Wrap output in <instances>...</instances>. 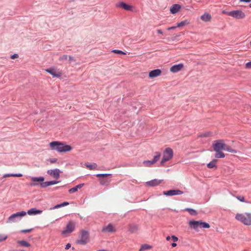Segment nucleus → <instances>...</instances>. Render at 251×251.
<instances>
[{"mask_svg": "<svg viewBox=\"0 0 251 251\" xmlns=\"http://www.w3.org/2000/svg\"><path fill=\"white\" fill-rule=\"evenodd\" d=\"M235 219L245 225H251V213H238L236 215Z\"/></svg>", "mask_w": 251, "mask_h": 251, "instance_id": "obj_1", "label": "nucleus"}, {"mask_svg": "<svg viewBox=\"0 0 251 251\" xmlns=\"http://www.w3.org/2000/svg\"><path fill=\"white\" fill-rule=\"evenodd\" d=\"M189 226L195 230H197L199 227L209 228L210 225L208 223L203 222L202 221H190L189 222Z\"/></svg>", "mask_w": 251, "mask_h": 251, "instance_id": "obj_2", "label": "nucleus"}, {"mask_svg": "<svg viewBox=\"0 0 251 251\" xmlns=\"http://www.w3.org/2000/svg\"><path fill=\"white\" fill-rule=\"evenodd\" d=\"M224 13L228 16L238 19H243L246 17L245 13L241 10H233L226 12H224Z\"/></svg>", "mask_w": 251, "mask_h": 251, "instance_id": "obj_3", "label": "nucleus"}, {"mask_svg": "<svg viewBox=\"0 0 251 251\" xmlns=\"http://www.w3.org/2000/svg\"><path fill=\"white\" fill-rule=\"evenodd\" d=\"M26 214V213L24 211L14 213L8 218L7 223H12L17 222L19 219L20 220L21 217L25 216Z\"/></svg>", "mask_w": 251, "mask_h": 251, "instance_id": "obj_4", "label": "nucleus"}, {"mask_svg": "<svg viewBox=\"0 0 251 251\" xmlns=\"http://www.w3.org/2000/svg\"><path fill=\"white\" fill-rule=\"evenodd\" d=\"M173 156V151L170 148H166L164 152L163 158L161 161V164H163L166 162L170 160Z\"/></svg>", "mask_w": 251, "mask_h": 251, "instance_id": "obj_5", "label": "nucleus"}, {"mask_svg": "<svg viewBox=\"0 0 251 251\" xmlns=\"http://www.w3.org/2000/svg\"><path fill=\"white\" fill-rule=\"evenodd\" d=\"M89 238V233L87 231L82 230L80 232V239L76 241V243L78 244L84 245L88 242Z\"/></svg>", "mask_w": 251, "mask_h": 251, "instance_id": "obj_6", "label": "nucleus"}, {"mask_svg": "<svg viewBox=\"0 0 251 251\" xmlns=\"http://www.w3.org/2000/svg\"><path fill=\"white\" fill-rule=\"evenodd\" d=\"M225 142L223 140H217L214 142L213 144V150L215 152L224 150L225 146Z\"/></svg>", "mask_w": 251, "mask_h": 251, "instance_id": "obj_7", "label": "nucleus"}, {"mask_svg": "<svg viewBox=\"0 0 251 251\" xmlns=\"http://www.w3.org/2000/svg\"><path fill=\"white\" fill-rule=\"evenodd\" d=\"M75 228V224L73 221L69 222L65 229L62 231V234L67 235L72 232Z\"/></svg>", "mask_w": 251, "mask_h": 251, "instance_id": "obj_8", "label": "nucleus"}, {"mask_svg": "<svg viewBox=\"0 0 251 251\" xmlns=\"http://www.w3.org/2000/svg\"><path fill=\"white\" fill-rule=\"evenodd\" d=\"M72 150V147L67 145L64 142H60L59 153L70 151Z\"/></svg>", "mask_w": 251, "mask_h": 251, "instance_id": "obj_9", "label": "nucleus"}, {"mask_svg": "<svg viewBox=\"0 0 251 251\" xmlns=\"http://www.w3.org/2000/svg\"><path fill=\"white\" fill-rule=\"evenodd\" d=\"M116 7L122 8L126 10L133 11L134 7L131 5H128L124 2H120L116 4Z\"/></svg>", "mask_w": 251, "mask_h": 251, "instance_id": "obj_10", "label": "nucleus"}, {"mask_svg": "<svg viewBox=\"0 0 251 251\" xmlns=\"http://www.w3.org/2000/svg\"><path fill=\"white\" fill-rule=\"evenodd\" d=\"M45 71L54 77H59L62 75V73L60 71L54 68L48 69Z\"/></svg>", "mask_w": 251, "mask_h": 251, "instance_id": "obj_11", "label": "nucleus"}, {"mask_svg": "<svg viewBox=\"0 0 251 251\" xmlns=\"http://www.w3.org/2000/svg\"><path fill=\"white\" fill-rule=\"evenodd\" d=\"M61 173V171L58 169H51L48 170L47 172V173L50 175V176H52L54 178L56 179H58L60 177V173Z\"/></svg>", "mask_w": 251, "mask_h": 251, "instance_id": "obj_12", "label": "nucleus"}, {"mask_svg": "<svg viewBox=\"0 0 251 251\" xmlns=\"http://www.w3.org/2000/svg\"><path fill=\"white\" fill-rule=\"evenodd\" d=\"M183 194V192L179 190H171L163 192V194L166 196L178 195Z\"/></svg>", "mask_w": 251, "mask_h": 251, "instance_id": "obj_13", "label": "nucleus"}, {"mask_svg": "<svg viewBox=\"0 0 251 251\" xmlns=\"http://www.w3.org/2000/svg\"><path fill=\"white\" fill-rule=\"evenodd\" d=\"M49 146L51 150L56 151L58 152H59V141H52L50 143Z\"/></svg>", "mask_w": 251, "mask_h": 251, "instance_id": "obj_14", "label": "nucleus"}, {"mask_svg": "<svg viewBox=\"0 0 251 251\" xmlns=\"http://www.w3.org/2000/svg\"><path fill=\"white\" fill-rule=\"evenodd\" d=\"M103 232H113L116 231V229L113 225L109 224L107 226L103 227L101 230Z\"/></svg>", "mask_w": 251, "mask_h": 251, "instance_id": "obj_15", "label": "nucleus"}, {"mask_svg": "<svg viewBox=\"0 0 251 251\" xmlns=\"http://www.w3.org/2000/svg\"><path fill=\"white\" fill-rule=\"evenodd\" d=\"M161 71L160 69H156L151 71L149 73V76L150 78H154L159 76L161 74Z\"/></svg>", "mask_w": 251, "mask_h": 251, "instance_id": "obj_16", "label": "nucleus"}, {"mask_svg": "<svg viewBox=\"0 0 251 251\" xmlns=\"http://www.w3.org/2000/svg\"><path fill=\"white\" fill-rule=\"evenodd\" d=\"M183 68V64H179L177 65H175L173 66L170 68V71L172 73H177L180 70H182V69Z\"/></svg>", "mask_w": 251, "mask_h": 251, "instance_id": "obj_17", "label": "nucleus"}, {"mask_svg": "<svg viewBox=\"0 0 251 251\" xmlns=\"http://www.w3.org/2000/svg\"><path fill=\"white\" fill-rule=\"evenodd\" d=\"M161 182H162L161 180L154 179L151 180V181H147L146 183V184L148 186L153 187V186H157V185L160 184L161 183Z\"/></svg>", "mask_w": 251, "mask_h": 251, "instance_id": "obj_18", "label": "nucleus"}, {"mask_svg": "<svg viewBox=\"0 0 251 251\" xmlns=\"http://www.w3.org/2000/svg\"><path fill=\"white\" fill-rule=\"evenodd\" d=\"M181 7L179 4H174L170 8V12L172 14H175L177 13L180 9Z\"/></svg>", "mask_w": 251, "mask_h": 251, "instance_id": "obj_19", "label": "nucleus"}, {"mask_svg": "<svg viewBox=\"0 0 251 251\" xmlns=\"http://www.w3.org/2000/svg\"><path fill=\"white\" fill-rule=\"evenodd\" d=\"M59 182L56 180L50 181H46L45 182H42L40 184V186L42 188H45L47 186L54 185L58 183Z\"/></svg>", "mask_w": 251, "mask_h": 251, "instance_id": "obj_20", "label": "nucleus"}, {"mask_svg": "<svg viewBox=\"0 0 251 251\" xmlns=\"http://www.w3.org/2000/svg\"><path fill=\"white\" fill-rule=\"evenodd\" d=\"M26 213L29 215H36L42 213V211L40 210H37L36 208H31L28 210L27 212Z\"/></svg>", "mask_w": 251, "mask_h": 251, "instance_id": "obj_21", "label": "nucleus"}, {"mask_svg": "<svg viewBox=\"0 0 251 251\" xmlns=\"http://www.w3.org/2000/svg\"><path fill=\"white\" fill-rule=\"evenodd\" d=\"M211 15L207 13H205L201 17V19L204 21V22H208L211 20Z\"/></svg>", "mask_w": 251, "mask_h": 251, "instance_id": "obj_22", "label": "nucleus"}, {"mask_svg": "<svg viewBox=\"0 0 251 251\" xmlns=\"http://www.w3.org/2000/svg\"><path fill=\"white\" fill-rule=\"evenodd\" d=\"M83 185H84V184H80L72 188H71L69 190V193H73L76 192V191H77L78 189L81 188L82 187V186H83Z\"/></svg>", "mask_w": 251, "mask_h": 251, "instance_id": "obj_23", "label": "nucleus"}, {"mask_svg": "<svg viewBox=\"0 0 251 251\" xmlns=\"http://www.w3.org/2000/svg\"><path fill=\"white\" fill-rule=\"evenodd\" d=\"M128 230L131 233H134L138 230V226L135 225H130L128 226Z\"/></svg>", "mask_w": 251, "mask_h": 251, "instance_id": "obj_24", "label": "nucleus"}, {"mask_svg": "<svg viewBox=\"0 0 251 251\" xmlns=\"http://www.w3.org/2000/svg\"><path fill=\"white\" fill-rule=\"evenodd\" d=\"M86 167L90 170H95L97 167V165L93 163L92 164H89L88 163L85 164Z\"/></svg>", "mask_w": 251, "mask_h": 251, "instance_id": "obj_25", "label": "nucleus"}, {"mask_svg": "<svg viewBox=\"0 0 251 251\" xmlns=\"http://www.w3.org/2000/svg\"><path fill=\"white\" fill-rule=\"evenodd\" d=\"M225 151H228L230 152L236 153L237 151L235 150L232 149L230 147L225 144L224 150Z\"/></svg>", "mask_w": 251, "mask_h": 251, "instance_id": "obj_26", "label": "nucleus"}, {"mask_svg": "<svg viewBox=\"0 0 251 251\" xmlns=\"http://www.w3.org/2000/svg\"><path fill=\"white\" fill-rule=\"evenodd\" d=\"M69 204V203L68 202L65 201V202H64L61 203V204H57V205L54 206L53 207L51 208L50 210H53V209L59 208L63 207V206H67V205H68Z\"/></svg>", "mask_w": 251, "mask_h": 251, "instance_id": "obj_27", "label": "nucleus"}, {"mask_svg": "<svg viewBox=\"0 0 251 251\" xmlns=\"http://www.w3.org/2000/svg\"><path fill=\"white\" fill-rule=\"evenodd\" d=\"M160 156H161V153L159 152H158V151L155 152L153 159L152 160L153 162L154 163L157 162L159 160Z\"/></svg>", "mask_w": 251, "mask_h": 251, "instance_id": "obj_28", "label": "nucleus"}, {"mask_svg": "<svg viewBox=\"0 0 251 251\" xmlns=\"http://www.w3.org/2000/svg\"><path fill=\"white\" fill-rule=\"evenodd\" d=\"M23 176V175L22 174H5L3 176V177H22Z\"/></svg>", "mask_w": 251, "mask_h": 251, "instance_id": "obj_29", "label": "nucleus"}, {"mask_svg": "<svg viewBox=\"0 0 251 251\" xmlns=\"http://www.w3.org/2000/svg\"><path fill=\"white\" fill-rule=\"evenodd\" d=\"M189 24V21L188 20H185L182 21L179 23H177L176 25H177V27H180L184 26L186 25H188Z\"/></svg>", "mask_w": 251, "mask_h": 251, "instance_id": "obj_30", "label": "nucleus"}, {"mask_svg": "<svg viewBox=\"0 0 251 251\" xmlns=\"http://www.w3.org/2000/svg\"><path fill=\"white\" fill-rule=\"evenodd\" d=\"M152 247L150 245H149L148 244H145L141 246L139 251H144L145 250H148L151 249Z\"/></svg>", "mask_w": 251, "mask_h": 251, "instance_id": "obj_31", "label": "nucleus"}, {"mask_svg": "<svg viewBox=\"0 0 251 251\" xmlns=\"http://www.w3.org/2000/svg\"><path fill=\"white\" fill-rule=\"evenodd\" d=\"M32 181L33 182H43L44 180V178L42 176H40L39 177H32L31 178Z\"/></svg>", "mask_w": 251, "mask_h": 251, "instance_id": "obj_32", "label": "nucleus"}, {"mask_svg": "<svg viewBox=\"0 0 251 251\" xmlns=\"http://www.w3.org/2000/svg\"><path fill=\"white\" fill-rule=\"evenodd\" d=\"M143 164L144 166L149 167H151L152 165L154 164V163L153 162L152 160H151V161L150 160H146V161H144L143 162Z\"/></svg>", "mask_w": 251, "mask_h": 251, "instance_id": "obj_33", "label": "nucleus"}, {"mask_svg": "<svg viewBox=\"0 0 251 251\" xmlns=\"http://www.w3.org/2000/svg\"><path fill=\"white\" fill-rule=\"evenodd\" d=\"M215 157L218 158H223L225 157V154L224 152H222L221 151L218 152H216Z\"/></svg>", "mask_w": 251, "mask_h": 251, "instance_id": "obj_34", "label": "nucleus"}, {"mask_svg": "<svg viewBox=\"0 0 251 251\" xmlns=\"http://www.w3.org/2000/svg\"><path fill=\"white\" fill-rule=\"evenodd\" d=\"M217 161L216 159H214L207 164V167L208 168H213L216 167V163Z\"/></svg>", "mask_w": 251, "mask_h": 251, "instance_id": "obj_35", "label": "nucleus"}, {"mask_svg": "<svg viewBox=\"0 0 251 251\" xmlns=\"http://www.w3.org/2000/svg\"><path fill=\"white\" fill-rule=\"evenodd\" d=\"M18 243L22 246H25L26 247H29L30 246V244H29L25 240L19 241Z\"/></svg>", "mask_w": 251, "mask_h": 251, "instance_id": "obj_36", "label": "nucleus"}, {"mask_svg": "<svg viewBox=\"0 0 251 251\" xmlns=\"http://www.w3.org/2000/svg\"><path fill=\"white\" fill-rule=\"evenodd\" d=\"M185 211H187L189 212L190 214L193 216H195L197 214V211L193 209L187 208L185 209Z\"/></svg>", "mask_w": 251, "mask_h": 251, "instance_id": "obj_37", "label": "nucleus"}, {"mask_svg": "<svg viewBox=\"0 0 251 251\" xmlns=\"http://www.w3.org/2000/svg\"><path fill=\"white\" fill-rule=\"evenodd\" d=\"M212 133L211 132H207L205 133L200 134L199 137H208L211 136Z\"/></svg>", "mask_w": 251, "mask_h": 251, "instance_id": "obj_38", "label": "nucleus"}, {"mask_svg": "<svg viewBox=\"0 0 251 251\" xmlns=\"http://www.w3.org/2000/svg\"><path fill=\"white\" fill-rule=\"evenodd\" d=\"M110 182V180L108 181L104 179H101L100 180V184L102 185H108Z\"/></svg>", "mask_w": 251, "mask_h": 251, "instance_id": "obj_39", "label": "nucleus"}, {"mask_svg": "<svg viewBox=\"0 0 251 251\" xmlns=\"http://www.w3.org/2000/svg\"><path fill=\"white\" fill-rule=\"evenodd\" d=\"M112 52H113V53H117V54H126V53L122 51V50H112Z\"/></svg>", "mask_w": 251, "mask_h": 251, "instance_id": "obj_40", "label": "nucleus"}, {"mask_svg": "<svg viewBox=\"0 0 251 251\" xmlns=\"http://www.w3.org/2000/svg\"><path fill=\"white\" fill-rule=\"evenodd\" d=\"M7 238V236L3 234H0V242L3 241Z\"/></svg>", "mask_w": 251, "mask_h": 251, "instance_id": "obj_41", "label": "nucleus"}, {"mask_svg": "<svg viewBox=\"0 0 251 251\" xmlns=\"http://www.w3.org/2000/svg\"><path fill=\"white\" fill-rule=\"evenodd\" d=\"M111 174H97L96 175V176L98 177H106L108 176H110Z\"/></svg>", "mask_w": 251, "mask_h": 251, "instance_id": "obj_42", "label": "nucleus"}, {"mask_svg": "<svg viewBox=\"0 0 251 251\" xmlns=\"http://www.w3.org/2000/svg\"><path fill=\"white\" fill-rule=\"evenodd\" d=\"M236 198L239 200L240 201H242V202H245V198L243 197V196H237L236 197Z\"/></svg>", "mask_w": 251, "mask_h": 251, "instance_id": "obj_43", "label": "nucleus"}, {"mask_svg": "<svg viewBox=\"0 0 251 251\" xmlns=\"http://www.w3.org/2000/svg\"><path fill=\"white\" fill-rule=\"evenodd\" d=\"M33 230L32 228L27 229H23L21 231L22 233H27L30 232Z\"/></svg>", "mask_w": 251, "mask_h": 251, "instance_id": "obj_44", "label": "nucleus"}, {"mask_svg": "<svg viewBox=\"0 0 251 251\" xmlns=\"http://www.w3.org/2000/svg\"><path fill=\"white\" fill-rule=\"evenodd\" d=\"M245 68L248 69H251V61L245 64Z\"/></svg>", "mask_w": 251, "mask_h": 251, "instance_id": "obj_45", "label": "nucleus"}, {"mask_svg": "<svg viewBox=\"0 0 251 251\" xmlns=\"http://www.w3.org/2000/svg\"><path fill=\"white\" fill-rule=\"evenodd\" d=\"M50 163H54L57 161L56 158H50L49 160Z\"/></svg>", "mask_w": 251, "mask_h": 251, "instance_id": "obj_46", "label": "nucleus"}, {"mask_svg": "<svg viewBox=\"0 0 251 251\" xmlns=\"http://www.w3.org/2000/svg\"><path fill=\"white\" fill-rule=\"evenodd\" d=\"M171 238H172V240H173L174 242H176V241H178V238H177L176 236H175V235H172V236H171Z\"/></svg>", "mask_w": 251, "mask_h": 251, "instance_id": "obj_47", "label": "nucleus"}, {"mask_svg": "<svg viewBox=\"0 0 251 251\" xmlns=\"http://www.w3.org/2000/svg\"><path fill=\"white\" fill-rule=\"evenodd\" d=\"M67 59V56L66 55H63L60 57L59 60H66Z\"/></svg>", "mask_w": 251, "mask_h": 251, "instance_id": "obj_48", "label": "nucleus"}, {"mask_svg": "<svg viewBox=\"0 0 251 251\" xmlns=\"http://www.w3.org/2000/svg\"><path fill=\"white\" fill-rule=\"evenodd\" d=\"M18 57V55L17 54H14L11 56V58L12 59H14Z\"/></svg>", "mask_w": 251, "mask_h": 251, "instance_id": "obj_49", "label": "nucleus"}, {"mask_svg": "<svg viewBox=\"0 0 251 251\" xmlns=\"http://www.w3.org/2000/svg\"><path fill=\"white\" fill-rule=\"evenodd\" d=\"M71 247V244H70V243H68L66 245V247H65V249L66 250H68L69 249H70Z\"/></svg>", "mask_w": 251, "mask_h": 251, "instance_id": "obj_50", "label": "nucleus"}, {"mask_svg": "<svg viewBox=\"0 0 251 251\" xmlns=\"http://www.w3.org/2000/svg\"><path fill=\"white\" fill-rule=\"evenodd\" d=\"M176 27H177V25L176 26H171V27H168L167 28V30H171V29H175Z\"/></svg>", "mask_w": 251, "mask_h": 251, "instance_id": "obj_51", "label": "nucleus"}, {"mask_svg": "<svg viewBox=\"0 0 251 251\" xmlns=\"http://www.w3.org/2000/svg\"><path fill=\"white\" fill-rule=\"evenodd\" d=\"M240 2H250L251 0H240Z\"/></svg>", "mask_w": 251, "mask_h": 251, "instance_id": "obj_52", "label": "nucleus"}, {"mask_svg": "<svg viewBox=\"0 0 251 251\" xmlns=\"http://www.w3.org/2000/svg\"><path fill=\"white\" fill-rule=\"evenodd\" d=\"M157 32L158 34H163V31H162L161 29H158V30H157Z\"/></svg>", "mask_w": 251, "mask_h": 251, "instance_id": "obj_53", "label": "nucleus"}, {"mask_svg": "<svg viewBox=\"0 0 251 251\" xmlns=\"http://www.w3.org/2000/svg\"><path fill=\"white\" fill-rule=\"evenodd\" d=\"M172 246L173 247H176V243H172Z\"/></svg>", "mask_w": 251, "mask_h": 251, "instance_id": "obj_54", "label": "nucleus"}, {"mask_svg": "<svg viewBox=\"0 0 251 251\" xmlns=\"http://www.w3.org/2000/svg\"><path fill=\"white\" fill-rule=\"evenodd\" d=\"M69 60H70V61L74 60V58H73V57H72V56H69Z\"/></svg>", "mask_w": 251, "mask_h": 251, "instance_id": "obj_55", "label": "nucleus"}, {"mask_svg": "<svg viewBox=\"0 0 251 251\" xmlns=\"http://www.w3.org/2000/svg\"><path fill=\"white\" fill-rule=\"evenodd\" d=\"M170 238H171V237H170L169 236H167V237H166V240H167V241H169V240L170 239Z\"/></svg>", "mask_w": 251, "mask_h": 251, "instance_id": "obj_56", "label": "nucleus"}, {"mask_svg": "<svg viewBox=\"0 0 251 251\" xmlns=\"http://www.w3.org/2000/svg\"><path fill=\"white\" fill-rule=\"evenodd\" d=\"M37 185V183H32V184H31V185H33V186H35V185Z\"/></svg>", "mask_w": 251, "mask_h": 251, "instance_id": "obj_57", "label": "nucleus"}, {"mask_svg": "<svg viewBox=\"0 0 251 251\" xmlns=\"http://www.w3.org/2000/svg\"><path fill=\"white\" fill-rule=\"evenodd\" d=\"M250 7L251 8V4L250 5Z\"/></svg>", "mask_w": 251, "mask_h": 251, "instance_id": "obj_58", "label": "nucleus"}]
</instances>
